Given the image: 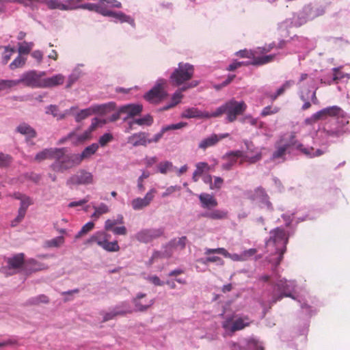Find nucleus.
Segmentation results:
<instances>
[{
    "instance_id": "nucleus-1",
    "label": "nucleus",
    "mask_w": 350,
    "mask_h": 350,
    "mask_svg": "<svg viewBox=\"0 0 350 350\" xmlns=\"http://www.w3.org/2000/svg\"><path fill=\"white\" fill-rule=\"evenodd\" d=\"M329 118L322 131L319 133L328 140L329 138L338 137L346 132L345 126L349 123V117L338 106L325 107L305 120V123L312 124L319 120H326Z\"/></svg>"
},
{
    "instance_id": "nucleus-2",
    "label": "nucleus",
    "mask_w": 350,
    "mask_h": 350,
    "mask_svg": "<svg viewBox=\"0 0 350 350\" xmlns=\"http://www.w3.org/2000/svg\"><path fill=\"white\" fill-rule=\"evenodd\" d=\"M275 150L273 152L272 159H284L286 153H291L293 150H299L303 154L308 157L313 158L319 157L324 154L326 150L320 148H314L312 146H304V144L300 143L296 139V135L295 132L286 133L282 135L280 139L275 144Z\"/></svg>"
},
{
    "instance_id": "nucleus-3",
    "label": "nucleus",
    "mask_w": 350,
    "mask_h": 350,
    "mask_svg": "<svg viewBox=\"0 0 350 350\" xmlns=\"http://www.w3.org/2000/svg\"><path fill=\"white\" fill-rule=\"evenodd\" d=\"M288 237L284 229L276 228L270 232V237L266 241V248L270 255L267 256L269 262L276 267L282 261L286 251Z\"/></svg>"
},
{
    "instance_id": "nucleus-4",
    "label": "nucleus",
    "mask_w": 350,
    "mask_h": 350,
    "mask_svg": "<svg viewBox=\"0 0 350 350\" xmlns=\"http://www.w3.org/2000/svg\"><path fill=\"white\" fill-rule=\"evenodd\" d=\"M296 287V283L294 280H286V279H280L275 283L273 288V294L271 300L267 304L264 301L260 302L261 306L264 310V314L267 312V308H271V305L281 300L284 297H291L295 299L292 293Z\"/></svg>"
},
{
    "instance_id": "nucleus-5",
    "label": "nucleus",
    "mask_w": 350,
    "mask_h": 350,
    "mask_svg": "<svg viewBox=\"0 0 350 350\" xmlns=\"http://www.w3.org/2000/svg\"><path fill=\"white\" fill-rule=\"evenodd\" d=\"M246 109L247 105L244 101H237L234 98H232L212 112V116L215 118L226 114V120L228 122H233L238 116L245 112Z\"/></svg>"
},
{
    "instance_id": "nucleus-6",
    "label": "nucleus",
    "mask_w": 350,
    "mask_h": 350,
    "mask_svg": "<svg viewBox=\"0 0 350 350\" xmlns=\"http://www.w3.org/2000/svg\"><path fill=\"white\" fill-rule=\"evenodd\" d=\"M54 162L51 164V169L57 172H64L80 164L77 154L67 153V148H57Z\"/></svg>"
},
{
    "instance_id": "nucleus-7",
    "label": "nucleus",
    "mask_w": 350,
    "mask_h": 350,
    "mask_svg": "<svg viewBox=\"0 0 350 350\" xmlns=\"http://www.w3.org/2000/svg\"><path fill=\"white\" fill-rule=\"evenodd\" d=\"M77 9H85L90 11H95L97 13L101 14L105 16H109L114 18L115 22H120V23H128L131 26L135 27V21L134 19L132 18L130 16L125 14L122 12H113L108 10L103 3H84L79 5H77Z\"/></svg>"
},
{
    "instance_id": "nucleus-8",
    "label": "nucleus",
    "mask_w": 350,
    "mask_h": 350,
    "mask_svg": "<svg viewBox=\"0 0 350 350\" xmlns=\"http://www.w3.org/2000/svg\"><path fill=\"white\" fill-rule=\"evenodd\" d=\"M274 44H269L267 47L258 48L254 51L240 50L237 52V55L241 57H247L252 59V62L247 64L254 66H261L273 61L276 57V54H271L268 55L258 56L257 54L267 53L273 48Z\"/></svg>"
},
{
    "instance_id": "nucleus-9",
    "label": "nucleus",
    "mask_w": 350,
    "mask_h": 350,
    "mask_svg": "<svg viewBox=\"0 0 350 350\" xmlns=\"http://www.w3.org/2000/svg\"><path fill=\"white\" fill-rule=\"evenodd\" d=\"M194 73L193 66L188 63L180 62L178 66L171 74L170 79L172 84L179 86L189 81Z\"/></svg>"
},
{
    "instance_id": "nucleus-10",
    "label": "nucleus",
    "mask_w": 350,
    "mask_h": 350,
    "mask_svg": "<svg viewBox=\"0 0 350 350\" xmlns=\"http://www.w3.org/2000/svg\"><path fill=\"white\" fill-rule=\"evenodd\" d=\"M324 12V8L322 7H312L310 5H306L297 14V17H293L292 24L295 26H301L307 21L323 14Z\"/></svg>"
},
{
    "instance_id": "nucleus-11",
    "label": "nucleus",
    "mask_w": 350,
    "mask_h": 350,
    "mask_svg": "<svg viewBox=\"0 0 350 350\" xmlns=\"http://www.w3.org/2000/svg\"><path fill=\"white\" fill-rule=\"evenodd\" d=\"M46 75L44 71L29 70L23 73L18 79V85L23 83L25 86L32 88H42L43 77Z\"/></svg>"
},
{
    "instance_id": "nucleus-12",
    "label": "nucleus",
    "mask_w": 350,
    "mask_h": 350,
    "mask_svg": "<svg viewBox=\"0 0 350 350\" xmlns=\"http://www.w3.org/2000/svg\"><path fill=\"white\" fill-rule=\"evenodd\" d=\"M245 195L247 199L258 203L261 208H266L269 211L273 210L272 204L269 200V196L262 187H259L254 191H247Z\"/></svg>"
},
{
    "instance_id": "nucleus-13",
    "label": "nucleus",
    "mask_w": 350,
    "mask_h": 350,
    "mask_svg": "<svg viewBox=\"0 0 350 350\" xmlns=\"http://www.w3.org/2000/svg\"><path fill=\"white\" fill-rule=\"evenodd\" d=\"M164 231L165 229L163 227L158 228H144L135 234V238L140 243H148L162 237L164 234Z\"/></svg>"
},
{
    "instance_id": "nucleus-14",
    "label": "nucleus",
    "mask_w": 350,
    "mask_h": 350,
    "mask_svg": "<svg viewBox=\"0 0 350 350\" xmlns=\"http://www.w3.org/2000/svg\"><path fill=\"white\" fill-rule=\"evenodd\" d=\"M165 83L166 80L163 79H158L155 85L144 95L145 99L150 103L160 102L167 96V93L163 90V85Z\"/></svg>"
},
{
    "instance_id": "nucleus-15",
    "label": "nucleus",
    "mask_w": 350,
    "mask_h": 350,
    "mask_svg": "<svg viewBox=\"0 0 350 350\" xmlns=\"http://www.w3.org/2000/svg\"><path fill=\"white\" fill-rule=\"evenodd\" d=\"M94 183L93 174L85 170H80L76 174L71 176L66 181L69 187L72 185H90Z\"/></svg>"
},
{
    "instance_id": "nucleus-16",
    "label": "nucleus",
    "mask_w": 350,
    "mask_h": 350,
    "mask_svg": "<svg viewBox=\"0 0 350 350\" xmlns=\"http://www.w3.org/2000/svg\"><path fill=\"white\" fill-rule=\"evenodd\" d=\"M250 323V319L245 317L237 318L234 321L228 319L223 322L222 326L226 332H234L244 329L249 326Z\"/></svg>"
},
{
    "instance_id": "nucleus-17",
    "label": "nucleus",
    "mask_w": 350,
    "mask_h": 350,
    "mask_svg": "<svg viewBox=\"0 0 350 350\" xmlns=\"http://www.w3.org/2000/svg\"><path fill=\"white\" fill-rule=\"evenodd\" d=\"M187 237L185 236L172 239L163 247V256L170 258L172 256L174 250H183L185 247Z\"/></svg>"
},
{
    "instance_id": "nucleus-18",
    "label": "nucleus",
    "mask_w": 350,
    "mask_h": 350,
    "mask_svg": "<svg viewBox=\"0 0 350 350\" xmlns=\"http://www.w3.org/2000/svg\"><path fill=\"white\" fill-rule=\"evenodd\" d=\"M156 193V189L152 188L146 193L144 198H134L131 202L132 208L135 211H139L148 206L153 200Z\"/></svg>"
},
{
    "instance_id": "nucleus-19",
    "label": "nucleus",
    "mask_w": 350,
    "mask_h": 350,
    "mask_svg": "<svg viewBox=\"0 0 350 350\" xmlns=\"http://www.w3.org/2000/svg\"><path fill=\"white\" fill-rule=\"evenodd\" d=\"M132 310L127 302H122L119 305L115 306L109 312L103 314V321H108L114 319L117 316L124 315L128 313H131Z\"/></svg>"
},
{
    "instance_id": "nucleus-20",
    "label": "nucleus",
    "mask_w": 350,
    "mask_h": 350,
    "mask_svg": "<svg viewBox=\"0 0 350 350\" xmlns=\"http://www.w3.org/2000/svg\"><path fill=\"white\" fill-rule=\"evenodd\" d=\"M246 148L245 161L250 163H255L262 159L261 152L256 148L252 142L247 139L243 140Z\"/></svg>"
},
{
    "instance_id": "nucleus-21",
    "label": "nucleus",
    "mask_w": 350,
    "mask_h": 350,
    "mask_svg": "<svg viewBox=\"0 0 350 350\" xmlns=\"http://www.w3.org/2000/svg\"><path fill=\"white\" fill-rule=\"evenodd\" d=\"M143 110V106L139 104H128L120 107V112L126 116L122 118L124 122L130 121L131 118L139 115Z\"/></svg>"
},
{
    "instance_id": "nucleus-22",
    "label": "nucleus",
    "mask_w": 350,
    "mask_h": 350,
    "mask_svg": "<svg viewBox=\"0 0 350 350\" xmlns=\"http://www.w3.org/2000/svg\"><path fill=\"white\" fill-rule=\"evenodd\" d=\"M198 85V81H193L187 85H183L182 88H180L179 90H178L177 91H176L174 93V94L172 95V97L171 103L170 104L163 107L161 110H167V109L176 106L177 104H178L180 102V100L183 98L182 92L186 91L187 90H188L189 88H194V87L197 86Z\"/></svg>"
},
{
    "instance_id": "nucleus-23",
    "label": "nucleus",
    "mask_w": 350,
    "mask_h": 350,
    "mask_svg": "<svg viewBox=\"0 0 350 350\" xmlns=\"http://www.w3.org/2000/svg\"><path fill=\"white\" fill-rule=\"evenodd\" d=\"M51 9H59L61 10H72L77 9L73 0H42Z\"/></svg>"
},
{
    "instance_id": "nucleus-24",
    "label": "nucleus",
    "mask_w": 350,
    "mask_h": 350,
    "mask_svg": "<svg viewBox=\"0 0 350 350\" xmlns=\"http://www.w3.org/2000/svg\"><path fill=\"white\" fill-rule=\"evenodd\" d=\"M7 264V267L1 268V272L5 274H12L14 272H7V270H15L21 268L24 264L23 254H18L12 258H8Z\"/></svg>"
},
{
    "instance_id": "nucleus-25",
    "label": "nucleus",
    "mask_w": 350,
    "mask_h": 350,
    "mask_svg": "<svg viewBox=\"0 0 350 350\" xmlns=\"http://www.w3.org/2000/svg\"><path fill=\"white\" fill-rule=\"evenodd\" d=\"M300 98L304 102L301 107L303 110H306L311 107V103L309 101L310 99H311L314 104L319 103V100L316 96V90L311 92L310 90L301 88L300 91Z\"/></svg>"
},
{
    "instance_id": "nucleus-26",
    "label": "nucleus",
    "mask_w": 350,
    "mask_h": 350,
    "mask_svg": "<svg viewBox=\"0 0 350 350\" xmlns=\"http://www.w3.org/2000/svg\"><path fill=\"white\" fill-rule=\"evenodd\" d=\"M149 133L139 132L134 133L127 138V142L134 147L139 146H146L148 144Z\"/></svg>"
},
{
    "instance_id": "nucleus-27",
    "label": "nucleus",
    "mask_w": 350,
    "mask_h": 350,
    "mask_svg": "<svg viewBox=\"0 0 350 350\" xmlns=\"http://www.w3.org/2000/svg\"><path fill=\"white\" fill-rule=\"evenodd\" d=\"M111 235L105 231H97L85 241V244L91 245L93 243H96L99 247L103 248L107 239H109Z\"/></svg>"
},
{
    "instance_id": "nucleus-28",
    "label": "nucleus",
    "mask_w": 350,
    "mask_h": 350,
    "mask_svg": "<svg viewBox=\"0 0 350 350\" xmlns=\"http://www.w3.org/2000/svg\"><path fill=\"white\" fill-rule=\"evenodd\" d=\"M204 254L206 255H209L211 254H221L224 257L231 258L234 261L245 260V258L243 256L242 254L240 255L237 254H231L224 247H218L215 249L206 248Z\"/></svg>"
},
{
    "instance_id": "nucleus-29",
    "label": "nucleus",
    "mask_w": 350,
    "mask_h": 350,
    "mask_svg": "<svg viewBox=\"0 0 350 350\" xmlns=\"http://www.w3.org/2000/svg\"><path fill=\"white\" fill-rule=\"evenodd\" d=\"M181 116L185 118H213L212 113L202 111L197 108L191 107L185 109Z\"/></svg>"
},
{
    "instance_id": "nucleus-30",
    "label": "nucleus",
    "mask_w": 350,
    "mask_h": 350,
    "mask_svg": "<svg viewBox=\"0 0 350 350\" xmlns=\"http://www.w3.org/2000/svg\"><path fill=\"white\" fill-rule=\"evenodd\" d=\"M198 198L200 202L201 207L204 209L211 210L218 204L215 198L213 195L207 193H200L198 196Z\"/></svg>"
},
{
    "instance_id": "nucleus-31",
    "label": "nucleus",
    "mask_w": 350,
    "mask_h": 350,
    "mask_svg": "<svg viewBox=\"0 0 350 350\" xmlns=\"http://www.w3.org/2000/svg\"><path fill=\"white\" fill-rule=\"evenodd\" d=\"M65 77L62 74H57L51 77H43L42 88H49L63 84Z\"/></svg>"
},
{
    "instance_id": "nucleus-32",
    "label": "nucleus",
    "mask_w": 350,
    "mask_h": 350,
    "mask_svg": "<svg viewBox=\"0 0 350 350\" xmlns=\"http://www.w3.org/2000/svg\"><path fill=\"white\" fill-rule=\"evenodd\" d=\"M146 297L145 293H138L136 297L133 299V303L135 306V310L139 312H144L147 310L151 306H152L154 303V299H150L148 301H146L143 304L141 301V299Z\"/></svg>"
},
{
    "instance_id": "nucleus-33",
    "label": "nucleus",
    "mask_w": 350,
    "mask_h": 350,
    "mask_svg": "<svg viewBox=\"0 0 350 350\" xmlns=\"http://www.w3.org/2000/svg\"><path fill=\"white\" fill-rule=\"evenodd\" d=\"M16 132L25 135L27 140L35 138L37 135L36 130L25 122L19 124L16 128Z\"/></svg>"
},
{
    "instance_id": "nucleus-34",
    "label": "nucleus",
    "mask_w": 350,
    "mask_h": 350,
    "mask_svg": "<svg viewBox=\"0 0 350 350\" xmlns=\"http://www.w3.org/2000/svg\"><path fill=\"white\" fill-rule=\"evenodd\" d=\"M153 123V118L150 114H146L142 118H133L129 122V128L126 132H129L133 129V124H137L139 126H151Z\"/></svg>"
},
{
    "instance_id": "nucleus-35",
    "label": "nucleus",
    "mask_w": 350,
    "mask_h": 350,
    "mask_svg": "<svg viewBox=\"0 0 350 350\" xmlns=\"http://www.w3.org/2000/svg\"><path fill=\"white\" fill-rule=\"evenodd\" d=\"M57 152V148H45L36 154L35 160L39 162L45 159L55 160Z\"/></svg>"
},
{
    "instance_id": "nucleus-36",
    "label": "nucleus",
    "mask_w": 350,
    "mask_h": 350,
    "mask_svg": "<svg viewBox=\"0 0 350 350\" xmlns=\"http://www.w3.org/2000/svg\"><path fill=\"white\" fill-rule=\"evenodd\" d=\"M91 107L93 111V114H105L108 112L113 111L116 109V103L113 102H109L101 105H92Z\"/></svg>"
},
{
    "instance_id": "nucleus-37",
    "label": "nucleus",
    "mask_w": 350,
    "mask_h": 350,
    "mask_svg": "<svg viewBox=\"0 0 350 350\" xmlns=\"http://www.w3.org/2000/svg\"><path fill=\"white\" fill-rule=\"evenodd\" d=\"M200 216L211 219H223L227 217L228 211L226 210L214 209L211 211L202 213Z\"/></svg>"
},
{
    "instance_id": "nucleus-38",
    "label": "nucleus",
    "mask_w": 350,
    "mask_h": 350,
    "mask_svg": "<svg viewBox=\"0 0 350 350\" xmlns=\"http://www.w3.org/2000/svg\"><path fill=\"white\" fill-rule=\"evenodd\" d=\"M98 147V144L94 143L87 146L81 154H77L79 163H81L83 159H88L93 155L97 151Z\"/></svg>"
},
{
    "instance_id": "nucleus-39",
    "label": "nucleus",
    "mask_w": 350,
    "mask_h": 350,
    "mask_svg": "<svg viewBox=\"0 0 350 350\" xmlns=\"http://www.w3.org/2000/svg\"><path fill=\"white\" fill-rule=\"evenodd\" d=\"M219 141L218 135L212 134L209 137L203 139L198 145L201 149L205 150L206 148L215 146Z\"/></svg>"
},
{
    "instance_id": "nucleus-40",
    "label": "nucleus",
    "mask_w": 350,
    "mask_h": 350,
    "mask_svg": "<svg viewBox=\"0 0 350 350\" xmlns=\"http://www.w3.org/2000/svg\"><path fill=\"white\" fill-rule=\"evenodd\" d=\"M124 217L122 215L119 214L116 218L108 219L105 222V230L106 231H110L115 228V226L118 224H124Z\"/></svg>"
},
{
    "instance_id": "nucleus-41",
    "label": "nucleus",
    "mask_w": 350,
    "mask_h": 350,
    "mask_svg": "<svg viewBox=\"0 0 350 350\" xmlns=\"http://www.w3.org/2000/svg\"><path fill=\"white\" fill-rule=\"evenodd\" d=\"M294 84V81L292 80L286 81L280 88H278L274 94H267V96L270 98L271 100H275L279 96L283 94L284 92L290 88Z\"/></svg>"
},
{
    "instance_id": "nucleus-42",
    "label": "nucleus",
    "mask_w": 350,
    "mask_h": 350,
    "mask_svg": "<svg viewBox=\"0 0 350 350\" xmlns=\"http://www.w3.org/2000/svg\"><path fill=\"white\" fill-rule=\"evenodd\" d=\"M157 169L161 174H165L170 172L176 170V167L173 165L171 161H165L160 162L157 165Z\"/></svg>"
},
{
    "instance_id": "nucleus-43",
    "label": "nucleus",
    "mask_w": 350,
    "mask_h": 350,
    "mask_svg": "<svg viewBox=\"0 0 350 350\" xmlns=\"http://www.w3.org/2000/svg\"><path fill=\"white\" fill-rule=\"evenodd\" d=\"M93 114V111L92 107H90L88 108L81 109L79 111L75 113V120L77 122H80L81 121L85 120L88 117L92 116Z\"/></svg>"
},
{
    "instance_id": "nucleus-44",
    "label": "nucleus",
    "mask_w": 350,
    "mask_h": 350,
    "mask_svg": "<svg viewBox=\"0 0 350 350\" xmlns=\"http://www.w3.org/2000/svg\"><path fill=\"white\" fill-rule=\"evenodd\" d=\"M44 269V265L39 263L34 259L29 260L25 264V269L30 272H34Z\"/></svg>"
},
{
    "instance_id": "nucleus-45",
    "label": "nucleus",
    "mask_w": 350,
    "mask_h": 350,
    "mask_svg": "<svg viewBox=\"0 0 350 350\" xmlns=\"http://www.w3.org/2000/svg\"><path fill=\"white\" fill-rule=\"evenodd\" d=\"M64 237L63 236H59L46 241L44 245L47 247H59L64 243Z\"/></svg>"
},
{
    "instance_id": "nucleus-46",
    "label": "nucleus",
    "mask_w": 350,
    "mask_h": 350,
    "mask_svg": "<svg viewBox=\"0 0 350 350\" xmlns=\"http://www.w3.org/2000/svg\"><path fill=\"white\" fill-rule=\"evenodd\" d=\"M49 302V299L45 295H39L36 297H31L27 301V305H38L40 303L47 304Z\"/></svg>"
},
{
    "instance_id": "nucleus-47",
    "label": "nucleus",
    "mask_w": 350,
    "mask_h": 350,
    "mask_svg": "<svg viewBox=\"0 0 350 350\" xmlns=\"http://www.w3.org/2000/svg\"><path fill=\"white\" fill-rule=\"evenodd\" d=\"M94 228V223L92 221H89L83 225L81 229L78 232V233L75 236V239H80L83 236L86 235L88 232H90Z\"/></svg>"
},
{
    "instance_id": "nucleus-48",
    "label": "nucleus",
    "mask_w": 350,
    "mask_h": 350,
    "mask_svg": "<svg viewBox=\"0 0 350 350\" xmlns=\"http://www.w3.org/2000/svg\"><path fill=\"white\" fill-rule=\"evenodd\" d=\"M241 350H263V348L258 341L255 339H250L245 347L241 348Z\"/></svg>"
},
{
    "instance_id": "nucleus-49",
    "label": "nucleus",
    "mask_w": 350,
    "mask_h": 350,
    "mask_svg": "<svg viewBox=\"0 0 350 350\" xmlns=\"http://www.w3.org/2000/svg\"><path fill=\"white\" fill-rule=\"evenodd\" d=\"M103 249L107 252H118L120 250V246L117 241H109V239H107L105 243L104 244Z\"/></svg>"
},
{
    "instance_id": "nucleus-50",
    "label": "nucleus",
    "mask_w": 350,
    "mask_h": 350,
    "mask_svg": "<svg viewBox=\"0 0 350 350\" xmlns=\"http://www.w3.org/2000/svg\"><path fill=\"white\" fill-rule=\"evenodd\" d=\"M210 171V166L206 162H199L196 164V174L202 176L204 172Z\"/></svg>"
},
{
    "instance_id": "nucleus-51",
    "label": "nucleus",
    "mask_w": 350,
    "mask_h": 350,
    "mask_svg": "<svg viewBox=\"0 0 350 350\" xmlns=\"http://www.w3.org/2000/svg\"><path fill=\"white\" fill-rule=\"evenodd\" d=\"M25 62L26 59L25 57L18 55L11 62L9 67L11 70H14L18 68H22L25 65Z\"/></svg>"
},
{
    "instance_id": "nucleus-52",
    "label": "nucleus",
    "mask_w": 350,
    "mask_h": 350,
    "mask_svg": "<svg viewBox=\"0 0 350 350\" xmlns=\"http://www.w3.org/2000/svg\"><path fill=\"white\" fill-rule=\"evenodd\" d=\"M16 85H18L16 80L0 79V91L10 89Z\"/></svg>"
},
{
    "instance_id": "nucleus-53",
    "label": "nucleus",
    "mask_w": 350,
    "mask_h": 350,
    "mask_svg": "<svg viewBox=\"0 0 350 350\" xmlns=\"http://www.w3.org/2000/svg\"><path fill=\"white\" fill-rule=\"evenodd\" d=\"M15 52L14 48H11L10 46H5L4 51L2 54V64H6L8 61L10 59L11 56Z\"/></svg>"
},
{
    "instance_id": "nucleus-54",
    "label": "nucleus",
    "mask_w": 350,
    "mask_h": 350,
    "mask_svg": "<svg viewBox=\"0 0 350 350\" xmlns=\"http://www.w3.org/2000/svg\"><path fill=\"white\" fill-rule=\"evenodd\" d=\"M33 46V42H23V43H21L18 46L19 54H28L31 50Z\"/></svg>"
},
{
    "instance_id": "nucleus-55",
    "label": "nucleus",
    "mask_w": 350,
    "mask_h": 350,
    "mask_svg": "<svg viewBox=\"0 0 350 350\" xmlns=\"http://www.w3.org/2000/svg\"><path fill=\"white\" fill-rule=\"evenodd\" d=\"M187 125V123L183 122H178L176 124H172L170 125L163 126L161 128L162 132H164V133H165V132H167L168 131L180 129L183 127H185Z\"/></svg>"
},
{
    "instance_id": "nucleus-56",
    "label": "nucleus",
    "mask_w": 350,
    "mask_h": 350,
    "mask_svg": "<svg viewBox=\"0 0 350 350\" xmlns=\"http://www.w3.org/2000/svg\"><path fill=\"white\" fill-rule=\"evenodd\" d=\"M230 156L234 157L237 161L238 158H241L243 161H245V154L242 150H235L227 152L223 156V159L229 157Z\"/></svg>"
},
{
    "instance_id": "nucleus-57",
    "label": "nucleus",
    "mask_w": 350,
    "mask_h": 350,
    "mask_svg": "<svg viewBox=\"0 0 350 350\" xmlns=\"http://www.w3.org/2000/svg\"><path fill=\"white\" fill-rule=\"evenodd\" d=\"M150 176V173L148 171H143L141 176L137 179V188L139 191V192H142L144 191L145 187L143 184V182H144V179L148 178Z\"/></svg>"
},
{
    "instance_id": "nucleus-58",
    "label": "nucleus",
    "mask_w": 350,
    "mask_h": 350,
    "mask_svg": "<svg viewBox=\"0 0 350 350\" xmlns=\"http://www.w3.org/2000/svg\"><path fill=\"white\" fill-rule=\"evenodd\" d=\"M31 204V201L29 197L25 196L21 200V206L18 208V211L20 212H23L24 213H26L28 207Z\"/></svg>"
},
{
    "instance_id": "nucleus-59",
    "label": "nucleus",
    "mask_w": 350,
    "mask_h": 350,
    "mask_svg": "<svg viewBox=\"0 0 350 350\" xmlns=\"http://www.w3.org/2000/svg\"><path fill=\"white\" fill-rule=\"evenodd\" d=\"M200 261L205 265L208 262H215L217 265L221 266L224 264V260L220 257L215 256L206 257L204 259H202Z\"/></svg>"
},
{
    "instance_id": "nucleus-60",
    "label": "nucleus",
    "mask_w": 350,
    "mask_h": 350,
    "mask_svg": "<svg viewBox=\"0 0 350 350\" xmlns=\"http://www.w3.org/2000/svg\"><path fill=\"white\" fill-rule=\"evenodd\" d=\"M113 139V135L111 133H107L100 137L98 139V146L102 147L105 146L108 143L111 142Z\"/></svg>"
},
{
    "instance_id": "nucleus-61",
    "label": "nucleus",
    "mask_w": 350,
    "mask_h": 350,
    "mask_svg": "<svg viewBox=\"0 0 350 350\" xmlns=\"http://www.w3.org/2000/svg\"><path fill=\"white\" fill-rule=\"evenodd\" d=\"M224 159H227V162L224 163L221 165V169L224 170L229 171L232 167L236 164L237 160L234 157H232L230 156L229 157L225 158Z\"/></svg>"
},
{
    "instance_id": "nucleus-62",
    "label": "nucleus",
    "mask_w": 350,
    "mask_h": 350,
    "mask_svg": "<svg viewBox=\"0 0 350 350\" xmlns=\"http://www.w3.org/2000/svg\"><path fill=\"white\" fill-rule=\"evenodd\" d=\"M106 123V120H100L97 118H94L92 120V123L90 127L87 129L88 131H90V133H92L100 124L103 125Z\"/></svg>"
},
{
    "instance_id": "nucleus-63",
    "label": "nucleus",
    "mask_w": 350,
    "mask_h": 350,
    "mask_svg": "<svg viewBox=\"0 0 350 350\" xmlns=\"http://www.w3.org/2000/svg\"><path fill=\"white\" fill-rule=\"evenodd\" d=\"M12 157L9 154L0 152V167H5L10 165Z\"/></svg>"
},
{
    "instance_id": "nucleus-64",
    "label": "nucleus",
    "mask_w": 350,
    "mask_h": 350,
    "mask_svg": "<svg viewBox=\"0 0 350 350\" xmlns=\"http://www.w3.org/2000/svg\"><path fill=\"white\" fill-rule=\"evenodd\" d=\"M279 108L278 107L267 106L265 107L261 111L260 115L262 116H267L278 113Z\"/></svg>"
}]
</instances>
